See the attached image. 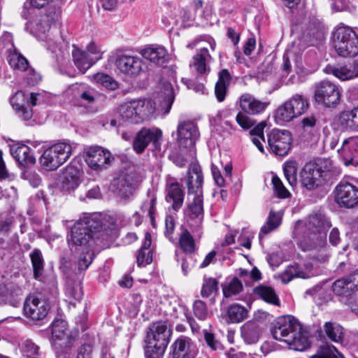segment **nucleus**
I'll use <instances>...</instances> for the list:
<instances>
[{
	"label": "nucleus",
	"instance_id": "79ce46f5",
	"mask_svg": "<svg viewBox=\"0 0 358 358\" xmlns=\"http://www.w3.org/2000/svg\"><path fill=\"white\" fill-rule=\"evenodd\" d=\"M324 330L327 337L333 342L342 343L344 338L343 327L336 323L327 322L324 325Z\"/></svg>",
	"mask_w": 358,
	"mask_h": 358
},
{
	"label": "nucleus",
	"instance_id": "13d9d810",
	"mask_svg": "<svg viewBox=\"0 0 358 358\" xmlns=\"http://www.w3.org/2000/svg\"><path fill=\"white\" fill-rule=\"evenodd\" d=\"M166 348L159 345L156 343H147L145 349L146 358H162Z\"/></svg>",
	"mask_w": 358,
	"mask_h": 358
},
{
	"label": "nucleus",
	"instance_id": "7c9ffc66",
	"mask_svg": "<svg viewBox=\"0 0 358 358\" xmlns=\"http://www.w3.org/2000/svg\"><path fill=\"white\" fill-rule=\"evenodd\" d=\"M22 294L20 287L13 282L0 284V303H10L15 306Z\"/></svg>",
	"mask_w": 358,
	"mask_h": 358
},
{
	"label": "nucleus",
	"instance_id": "e2e57ef3",
	"mask_svg": "<svg viewBox=\"0 0 358 358\" xmlns=\"http://www.w3.org/2000/svg\"><path fill=\"white\" fill-rule=\"evenodd\" d=\"M193 311L195 317L200 320H205L208 316V310L206 303L201 301L196 300L193 304Z\"/></svg>",
	"mask_w": 358,
	"mask_h": 358
},
{
	"label": "nucleus",
	"instance_id": "393cba45",
	"mask_svg": "<svg viewBox=\"0 0 358 358\" xmlns=\"http://www.w3.org/2000/svg\"><path fill=\"white\" fill-rule=\"evenodd\" d=\"M212 59L207 46L202 47L198 52L192 57L189 67L193 72L199 75H203L209 71L210 68L208 64Z\"/></svg>",
	"mask_w": 358,
	"mask_h": 358
},
{
	"label": "nucleus",
	"instance_id": "2eb2a0df",
	"mask_svg": "<svg viewBox=\"0 0 358 358\" xmlns=\"http://www.w3.org/2000/svg\"><path fill=\"white\" fill-rule=\"evenodd\" d=\"M358 284V268L350 275L336 280L332 285V290L335 294L345 300L348 306L349 301L353 300L352 294L357 290Z\"/></svg>",
	"mask_w": 358,
	"mask_h": 358
},
{
	"label": "nucleus",
	"instance_id": "c9c22d12",
	"mask_svg": "<svg viewBox=\"0 0 358 358\" xmlns=\"http://www.w3.org/2000/svg\"><path fill=\"white\" fill-rule=\"evenodd\" d=\"M138 116L140 117V123L152 117L155 113V103L151 99L134 100Z\"/></svg>",
	"mask_w": 358,
	"mask_h": 358
},
{
	"label": "nucleus",
	"instance_id": "412c9836",
	"mask_svg": "<svg viewBox=\"0 0 358 358\" xmlns=\"http://www.w3.org/2000/svg\"><path fill=\"white\" fill-rule=\"evenodd\" d=\"M236 103L243 112L252 115L263 113L269 105V102L259 100L249 93L241 95Z\"/></svg>",
	"mask_w": 358,
	"mask_h": 358
},
{
	"label": "nucleus",
	"instance_id": "0eeeda50",
	"mask_svg": "<svg viewBox=\"0 0 358 358\" xmlns=\"http://www.w3.org/2000/svg\"><path fill=\"white\" fill-rule=\"evenodd\" d=\"M341 92L335 83L322 80L315 85L314 99L324 108H336L341 101Z\"/></svg>",
	"mask_w": 358,
	"mask_h": 358
},
{
	"label": "nucleus",
	"instance_id": "338daca9",
	"mask_svg": "<svg viewBox=\"0 0 358 358\" xmlns=\"http://www.w3.org/2000/svg\"><path fill=\"white\" fill-rule=\"evenodd\" d=\"M10 103L13 108L16 110H20L25 103L24 94L22 91L17 92L11 98Z\"/></svg>",
	"mask_w": 358,
	"mask_h": 358
},
{
	"label": "nucleus",
	"instance_id": "c03bdc74",
	"mask_svg": "<svg viewBox=\"0 0 358 358\" xmlns=\"http://www.w3.org/2000/svg\"><path fill=\"white\" fill-rule=\"evenodd\" d=\"M248 309L238 303L231 305L227 310V315L231 323L242 322L248 317Z\"/></svg>",
	"mask_w": 358,
	"mask_h": 358
},
{
	"label": "nucleus",
	"instance_id": "774afa93",
	"mask_svg": "<svg viewBox=\"0 0 358 358\" xmlns=\"http://www.w3.org/2000/svg\"><path fill=\"white\" fill-rule=\"evenodd\" d=\"M204 338L207 345L213 350H219L222 349V345L215 339V336L209 332L205 331Z\"/></svg>",
	"mask_w": 358,
	"mask_h": 358
},
{
	"label": "nucleus",
	"instance_id": "2f4dec72",
	"mask_svg": "<svg viewBox=\"0 0 358 358\" xmlns=\"http://www.w3.org/2000/svg\"><path fill=\"white\" fill-rule=\"evenodd\" d=\"M80 170L73 165L68 166L64 171L62 180V187L64 190L74 189L79 183Z\"/></svg>",
	"mask_w": 358,
	"mask_h": 358
},
{
	"label": "nucleus",
	"instance_id": "4be33fe9",
	"mask_svg": "<svg viewBox=\"0 0 358 358\" xmlns=\"http://www.w3.org/2000/svg\"><path fill=\"white\" fill-rule=\"evenodd\" d=\"M338 152L345 166H358V136L345 139Z\"/></svg>",
	"mask_w": 358,
	"mask_h": 358
},
{
	"label": "nucleus",
	"instance_id": "69168bd1",
	"mask_svg": "<svg viewBox=\"0 0 358 358\" xmlns=\"http://www.w3.org/2000/svg\"><path fill=\"white\" fill-rule=\"evenodd\" d=\"M94 258V254L90 252L82 254L78 262V269L79 271H84L88 268L91 264Z\"/></svg>",
	"mask_w": 358,
	"mask_h": 358
},
{
	"label": "nucleus",
	"instance_id": "6ab92c4d",
	"mask_svg": "<svg viewBox=\"0 0 358 358\" xmlns=\"http://www.w3.org/2000/svg\"><path fill=\"white\" fill-rule=\"evenodd\" d=\"M113 158L111 154L100 147L90 148L87 152L86 162L94 170H102L110 164Z\"/></svg>",
	"mask_w": 358,
	"mask_h": 358
},
{
	"label": "nucleus",
	"instance_id": "5fc2aeb1",
	"mask_svg": "<svg viewBox=\"0 0 358 358\" xmlns=\"http://www.w3.org/2000/svg\"><path fill=\"white\" fill-rule=\"evenodd\" d=\"M8 62L12 68L22 71L27 70L29 66L26 58L17 52H13L9 55Z\"/></svg>",
	"mask_w": 358,
	"mask_h": 358
},
{
	"label": "nucleus",
	"instance_id": "ddd939ff",
	"mask_svg": "<svg viewBox=\"0 0 358 358\" xmlns=\"http://www.w3.org/2000/svg\"><path fill=\"white\" fill-rule=\"evenodd\" d=\"M267 140L270 151L275 155L285 156L290 150L292 136L287 130L273 129Z\"/></svg>",
	"mask_w": 358,
	"mask_h": 358
},
{
	"label": "nucleus",
	"instance_id": "39448f33",
	"mask_svg": "<svg viewBox=\"0 0 358 358\" xmlns=\"http://www.w3.org/2000/svg\"><path fill=\"white\" fill-rule=\"evenodd\" d=\"M72 153V147L67 143H58L47 148L40 158L41 166L47 170H55L65 163Z\"/></svg>",
	"mask_w": 358,
	"mask_h": 358
},
{
	"label": "nucleus",
	"instance_id": "6e6552de",
	"mask_svg": "<svg viewBox=\"0 0 358 358\" xmlns=\"http://www.w3.org/2000/svg\"><path fill=\"white\" fill-rule=\"evenodd\" d=\"M50 308L49 301L38 295L28 296L24 303L23 313L26 317L33 320H43Z\"/></svg>",
	"mask_w": 358,
	"mask_h": 358
},
{
	"label": "nucleus",
	"instance_id": "bb28decb",
	"mask_svg": "<svg viewBox=\"0 0 358 358\" xmlns=\"http://www.w3.org/2000/svg\"><path fill=\"white\" fill-rule=\"evenodd\" d=\"M140 54L145 59L158 65H163L169 59L167 50L159 45L146 46L141 50Z\"/></svg>",
	"mask_w": 358,
	"mask_h": 358
},
{
	"label": "nucleus",
	"instance_id": "bf43d9fd",
	"mask_svg": "<svg viewBox=\"0 0 358 358\" xmlns=\"http://www.w3.org/2000/svg\"><path fill=\"white\" fill-rule=\"evenodd\" d=\"M162 93L163 94V96H164V104L166 106L164 113H168L171 110L175 98L171 84L169 83H164L163 91Z\"/></svg>",
	"mask_w": 358,
	"mask_h": 358
},
{
	"label": "nucleus",
	"instance_id": "cd10ccee",
	"mask_svg": "<svg viewBox=\"0 0 358 358\" xmlns=\"http://www.w3.org/2000/svg\"><path fill=\"white\" fill-rule=\"evenodd\" d=\"M73 96L83 104H92L98 98V92L91 87L84 84H74L69 88Z\"/></svg>",
	"mask_w": 358,
	"mask_h": 358
},
{
	"label": "nucleus",
	"instance_id": "680f3d73",
	"mask_svg": "<svg viewBox=\"0 0 358 358\" xmlns=\"http://www.w3.org/2000/svg\"><path fill=\"white\" fill-rule=\"evenodd\" d=\"M236 122L244 130L250 129L255 124V121L249 117V114L245 113L243 110L237 113Z\"/></svg>",
	"mask_w": 358,
	"mask_h": 358
},
{
	"label": "nucleus",
	"instance_id": "e433bc0d",
	"mask_svg": "<svg viewBox=\"0 0 358 358\" xmlns=\"http://www.w3.org/2000/svg\"><path fill=\"white\" fill-rule=\"evenodd\" d=\"M118 114L121 120L133 124L140 123V117L138 116L134 100L122 103L118 109Z\"/></svg>",
	"mask_w": 358,
	"mask_h": 358
},
{
	"label": "nucleus",
	"instance_id": "58836bf2",
	"mask_svg": "<svg viewBox=\"0 0 358 358\" xmlns=\"http://www.w3.org/2000/svg\"><path fill=\"white\" fill-rule=\"evenodd\" d=\"M340 125L347 129H358V108L342 112L338 117Z\"/></svg>",
	"mask_w": 358,
	"mask_h": 358
},
{
	"label": "nucleus",
	"instance_id": "8fccbe9b",
	"mask_svg": "<svg viewBox=\"0 0 358 358\" xmlns=\"http://www.w3.org/2000/svg\"><path fill=\"white\" fill-rule=\"evenodd\" d=\"M35 278L42 275L44 268V260L40 250L34 249L30 254Z\"/></svg>",
	"mask_w": 358,
	"mask_h": 358
},
{
	"label": "nucleus",
	"instance_id": "a211bd4d",
	"mask_svg": "<svg viewBox=\"0 0 358 358\" xmlns=\"http://www.w3.org/2000/svg\"><path fill=\"white\" fill-rule=\"evenodd\" d=\"M171 335V330L167 327L164 321H159L152 324L147 333L146 343H156L166 348Z\"/></svg>",
	"mask_w": 358,
	"mask_h": 358
},
{
	"label": "nucleus",
	"instance_id": "72a5a7b5",
	"mask_svg": "<svg viewBox=\"0 0 358 358\" xmlns=\"http://www.w3.org/2000/svg\"><path fill=\"white\" fill-rule=\"evenodd\" d=\"M152 243L151 235L146 232L141 248L136 255V262L138 266H145L152 261V252L150 249Z\"/></svg>",
	"mask_w": 358,
	"mask_h": 358
},
{
	"label": "nucleus",
	"instance_id": "4c0bfd02",
	"mask_svg": "<svg viewBox=\"0 0 358 358\" xmlns=\"http://www.w3.org/2000/svg\"><path fill=\"white\" fill-rule=\"evenodd\" d=\"M192 201L189 203L187 214L190 219H195L196 224L203 220V194H194Z\"/></svg>",
	"mask_w": 358,
	"mask_h": 358
},
{
	"label": "nucleus",
	"instance_id": "a18cd8bd",
	"mask_svg": "<svg viewBox=\"0 0 358 358\" xmlns=\"http://www.w3.org/2000/svg\"><path fill=\"white\" fill-rule=\"evenodd\" d=\"M312 275L308 273L303 270L300 269L298 266H287L283 273H281L280 278L284 283H288L290 282L294 278H309Z\"/></svg>",
	"mask_w": 358,
	"mask_h": 358
},
{
	"label": "nucleus",
	"instance_id": "a878e982",
	"mask_svg": "<svg viewBox=\"0 0 358 358\" xmlns=\"http://www.w3.org/2000/svg\"><path fill=\"white\" fill-rule=\"evenodd\" d=\"M203 174L199 165L191 164L187 171V185L188 194H203L202 191Z\"/></svg>",
	"mask_w": 358,
	"mask_h": 358
},
{
	"label": "nucleus",
	"instance_id": "f704fd0d",
	"mask_svg": "<svg viewBox=\"0 0 358 358\" xmlns=\"http://www.w3.org/2000/svg\"><path fill=\"white\" fill-rule=\"evenodd\" d=\"M54 18L50 14L41 15L34 21L27 23V29H31V33L36 34L37 33H45L49 31Z\"/></svg>",
	"mask_w": 358,
	"mask_h": 358
},
{
	"label": "nucleus",
	"instance_id": "dca6fc26",
	"mask_svg": "<svg viewBox=\"0 0 358 358\" xmlns=\"http://www.w3.org/2000/svg\"><path fill=\"white\" fill-rule=\"evenodd\" d=\"M176 133L179 146L185 148H192L200 136L196 124L190 120L179 122Z\"/></svg>",
	"mask_w": 358,
	"mask_h": 358
},
{
	"label": "nucleus",
	"instance_id": "49530a36",
	"mask_svg": "<svg viewBox=\"0 0 358 358\" xmlns=\"http://www.w3.org/2000/svg\"><path fill=\"white\" fill-rule=\"evenodd\" d=\"M255 294L264 301L278 305L279 300L275 291L270 287L260 285L255 288Z\"/></svg>",
	"mask_w": 358,
	"mask_h": 358
},
{
	"label": "nucleus",
	"instance_id": "20e7f679",
	"mask_svg": "<svg viewBox=\"0 0 358 358\" xmlns=\"http://www.w3.org/2000/svg\"><path fill=\"white\" fill-rule=\"evenodd\" d=\"M333 44L336 52L341 57H355L358 54V35L348 26L342 24L335 29Z\"/></svg>",
	"mask_w": 358,
	"mask_h": 358
},
{
	"label": "nucleus",
	"instance_id": "0e129e2a",
	"mask_svg": "<svg viewBox=\"0 0 358 358\" xmlns=\"http://www.w3.org/2000/svg\"><path fill=\"white\" fill-rule=\"evenodd\" d=\"M317 122L315 115H310L303 118L301 120V126L303 131L310 132L312 134L316 132Z\"/></svg>",
	"mask_w": 358,
	"mask_h": 358
},
{
	"label": "nucleus",
	"instance_id": "1a4fd4ad",
	"mask_svg": "<svg viewBox=\"0 0 358 358\" xmlns=\"http://www.w3.org/2000/svg\"><path fill=\"white\" fill-rule=\"evenodd\" d=\"M115 65L121 73L131 78L138 76L146 70L141 57L128 53L119 55L115 59Z\"/></svg>",
	"mask_w": 358,
	"mask_h": 358
},
{
	"label": "nucleus",
	"instance_id": "4d7b16f0",
	"mask_svg": "<svg viewBox=\"0 0 358 358\" xmlns=\"http://www.w3.org/2000/svg\"><path fill=\"white\" fill-rule=\"evenodd\" d=\"M21 350L23 356L27 358H38L39 355V347L31 340H26L22 343Z\"/></svg>",
	"mask_w": 358,
	"mask_h": 358
},
{
	"label": "nucleus",
	"instance_id": "aec40b11",
	"mask_svg": "<svg viewBox=\"0 0 358 358\" xmlns=\"http://www.w3.org/2000/svg\"><path fill=\"white\" fill-rule=\"evenodd\" d=\"M73 50L72 51V57L73 59V62L75 65L78 69L79 71L82 73H84L88 69H90L95 62L99 60L101 58V53L99 50H98L96 45L91 42L87 48L86 51H83L85 52L86 55L90 57L89 60L85 62V63H80V59L78 57H81L80 50L76 47L73 46Z\"/></svg>",
	"mask_w": 358,
	"mask_h": 358
},
{
	"label": "nucleus",
	"instance_id": "f8f14e48",
	"mask_svg": "<svg viewBox=\"0 0 358 358\" xmlns=\"http://www.w3.org/2000/svg\"><path fill=\"white\" fill-rule=\"evenodd\" d=\"M335 201L341 207L352 208L358 206V187L352 184L341 181L335 187Z\"/></svg>",
	"mask_w": 358,
	"mask_h": 358
},
{
	"label": "nucleus",
	"instance_id": "ea45409f",
	"mask_svg": "<svg viewBox=\"0 0 358 358\" xmlns=\"http://www.w3.org/2000/svg\"><path fill=\"white\" fill-rule=\"evenodd\" d=\"M230 80V74L227 69H223L219 73V79L215 87V94L218 101L224 100L227 85Z\"/></svg>",
	"mask_w": 358,
	"mask_h": 358
},
{
	"label": "nucleus",
	"instance_id": "c756f323",
	"mask_svg": "<svg viewBox=\"0 0 358 358\" xmlns=\"http://www.w3.org/2000/svg\"><path fill=\"white\" fill-rule=\"evenodd\" d=\"M10 153L20 166L34 164L36 159L29 147L24 144H15L10 147Z\"/></svg>",
	"mask_w": 358,
	"mask_h": 358
},
{
	"label": "nucleus",
	"instance_id": "864d4df0",
	"mask_svg": "<svg viewBox=\"0 0 358 358\" xmlns=\"http://www.w3.org/2000/svg\"><path fill=\"white\" fill-rule=\"evenodd\" d=\"M94 82L110 90H115L118 87V83L111 76L103 73H98L93 76Z\"/></svg>",
	"mask_w": 358,
	"mask_h": 358
},
{
	"label": "nucleus",
	"instance_id": "4468645a",
	"mask_svg": "<svg viewBox=\"0 0 358 358\" xmlns=\"http://www.w3.org/2000/svg\"><path fill=\"white\" fill-rule=\"evenodd\" d=\"M324 175L318 164L308 163L301 172V185L308 190H314L322 185Z\"/></svg>",
	"mask_w": 358,
	"mask_h": 358
},
{
	"label": "nucleus",
	"instance_id": "603ef678",
	"mask_svg": "<svg viewBox=\"0 0 358 358\" xmlns=\"http://www.w3.org/2000/svg\"><path fill=\"white\" fill-rule=\"evenodd\" d=\"M284 174L290 186L294 187L297 184V164L296 162L289 161L283 166Z\"/></svg>",
	"mask_w": 358,
	"mask_h": 358
},
{
	"label": "nucleus",
	"instance_id": "052dcab7",
	"mask_svg": "<svg viewBox=\"0 0 358 358\" xmlns=\"http://www.w3.org/2000/svg\"><path fill=\"white\" fill-rule=\"evenodd\" d=\"M272 184L275 193L279 198L286 199L291 196L290 192L286 189L281 180L277 176L272 178Z\"/></svg>",
	"mask_w": 358,
	"mask_h": 358
},
{
	"label": "nucleus",
	"instance_id": "f03ea898",
	"mask_svg": "<svg viewBox=\"0 0 358 358\" xmlns=\"http://www.w3.org/2000/svg\"><path fill=\"white\" fill-rule=\"evenodd\" d=\"M271 334L275 340L287 343L291 349L296 351L306 350L310 346L308 337L301 331L300 324L289 316L278 318Z\"/></svg>",
	"mask_w": 358,
	"mask_h": 358
},
{
	"label": "nucleus",
	"instance_id": "5701e85b",
	"mask_svg": "<svg viewBox=\"0 0 358 358\" xmlns=\"http://www.w3.org/2000/svg\"><path fill=\"white\" fill-rule=\"evenodd\" d=\"M324 72L328 74H333L341 80H348L358 77V61L355 60L343 66L327 65Z\"/></svg>",
	"mask_w": 358,
	"mask_h": 358
},
{
	"label": "nucleus",
	"instance_id": "3c124183",
	"mask_svg": "<svg viewBox=\"0 0 358 358\" xmlns=\"http://www.w3.org/2000/svg\"><path fill=\"white\" fill-rule=\"evenodd\" d=\"M280 224V217L278 214L271 210L268 220L266 224L261 228L259 232V238H262L264 235L268 234L271 231L276 229Z\"/></svg>",
	"mask_w": 358,
	"mask_h": 358
},
{
	"label": "nucleus",
	"instance_id": "f257e3e1",
	"mask_svg": "<svg viewBox=\"0 0 358 358\" xmlns=\"http://www.w3.org/2000/svg\"><path fill=\"white\" fill-rule=\"evenodd\" d=\"M330 221L321 213L310 215L306 222L298 221L294 234L299 247L304 252L318 250L326 245L327 231L331 227Z\"/></svg>",
	"mask_w": 358,
	"mask_h": 358
},
{
	"label": "nucleus",
	"instance_id": "09e8293b",
	"mask_svg": "<svg viewBox=\"0 0 358 358\" xmlns=\"http://www.w3.org/2000/svg\"><path fill=\"white\" fill-rule=\"evenodd\" d=\"M311 358H343V356L334 345L323 344L318 348L317 352Z\"/></svg>",
	"mask_w": 358,
	"mask_h": 358
},
{
	"label": "nucleus",
	"instance_id": "a19ab883",
	"mask_svg": "<svg viewBox=\"0 0 358 358\" xmlns=\"http://www.w3.org/2000/svg\"><path fill=\"white\" fill-rule=\"evenodd\" d=\"M65 296L66 301L75 306L76 301H80L83 296L80 282H68L65 289Z\"/></svg>",
	"mask_w": 358,
	"mask_h": 358
},
{
	"label": "nucleus",
	"instance_id": "37998d69",
	"mask_svg": "<svg viewBox=\"0 0 358 358\" xmlns=\"http://www.w3.org/2000/svg\"><path fill=\"white\" fill-rule=\"evenodd\" d=\"M179 245L185 254H192L196 250L195 241L187 229H182L179 236Z\"/></svg>",
	"mask_w": 358,
	"mask_h": 358
},
{
	"label": "nucleus",
	"instance_id": "9b49d317",
	"mask_svg": "<svg viewBox=\"0 0 358 358\" xmlns=\"http://www.w3.org/2000/svg\"><path fill=\"white\" fill-rule=\"evenodd\" d=\"M162 141V131L158 128H143L136 134L133 141V148L141 154L152 143L155 149L160 147Z\"/></svg>",
	"mask_w": 358,
	"mask_h": 358
},
{
	"label": "nucleus",
	"instance_id": "7ed1b4c3",
	"mask_svg": "<svg viewBox=\"0 0 358 358\" xmlns=\"http://www.w3.org/2000/svg\"><path fill=\"white\" fill-rule=\"evenodd\" d=\"M101 227L99 215L85 214L71 228L69 243L74 245H85Z\"/></svg>",
	"mask_w": 358,
	"mask_h": 358
},
{
	"label": "nucleus",
	"instance_id": "9d476101",
	"mask_svg": "<svg viewBox=\"0 0 358 358\" xmlns=\"http://www.w3.org/2000/svg\"><path fill=\"white\" fill-rule=\"evenodd\" d=\"M142 180V177L134 170L121 173L113 180L112 186L113 191L120 196L129 197L132 194L134 189Z\"/></svg>",
	"mask_w": 358,
	"mask_h": 358
},
{
	"label": "nucleus",
	"instance_id": "473e14b6",
	"mask_svg": "<svg viewBox=\"0 0 358 358\" xmlns=\"http://www.w3.org/2000/svg\"><path fill=\"white\" fill-rule=\"evenodd\" d=\"M241 337L248 345L257 343L261 336V329L257 322L249 321L241 327Z\"/></svg>",
	"mask_w": 358,
	"mask_h": 358
},
{
	"label": "nucleus",
	"instance_id": "c85d7f7f",
	"mask_svg": "<svg viewBox=\"0 0 358 358\" xmlns=\"http://www.w3.org/2000/svg\"><path fill=\"white\" fill-rule=\"evenodd\" d=\"M166 200L172 203V208L178 211L182 206L185 198V192L182 185L177 182H173L167 185Z\"/></svg>",
	"mask_w": 358,
	"mask_h": 358
},
{
	"label": "nucleus",
	"instance_id": "6e6d98bb",
	"mask_svg": "<svg viewBox=\"0 0 358 358\" xmlns=\"http://www.w3.org/2000/svg\"><path fill=\"white\" fill-rule=\"evenodd\" d=\"M218 290V282L215 278H204L201 294L203 297H208Z\"/></svg>",
	"mask_w": 358,
	"mask_h": 358
},
{
	"label": "nucleus",
	"instance_id": "423d86ee",
	"mask_svg": "<svg viewBox=\"0 0 358 358\" xmlns=\"http://www.w3.org/2000/svg\"><path fill=\"white\" fill-rule=\"evenodd\" d=\"M308 108L307 99L301 95H295L278 107L275 115V121L279 124L288 122L303 114Z\"/></svg>",
	"mask_w": 358,
	"mask_h": 358
},
{
	"label": "nucleus",
	"instance_id": "b1692460",
	"mask_svg": "<svg viewBox=\"0 0 358 358\" xmlns=\"http://www.w3.org/2000/svg\"><path fill=\"white\" fill-rule=\"evenodd\" d=\"M172 358H194L195 346L189 338L180 336L171 346Z\"/></svg>",
	"mask_w": 358,
	"mask_h": 358
},
{
	"label": "nucleus",
	"instance_id": "f3484780",
	"mask_svg": "<svg viewBox=\"0 0 358 358\" xmlns=\"http://www.w3.org/2000/svg\"><path fill=\"white\" fill-rule=\"evenodd\" d=\"M52 339L57 353L63 352V348L72 346V338L68 334L67 323L60 319L54 320L52 324Z\"/></svg>",
	"mask_w": 358,
	"mask_h": 358
},
{
	"label": "nucleus",
	"instance_id": "de8ad7c7",
	"mask_svg": "<svg viewBox=\"0 0 358 358\" xmlns=\"http://www.w3.org/2000/svg\"><path fill=\"white\" fill-rule=\"evenodd\" d=\"M243 290V284L237 278H233L222 285V292L226 298L232 297Z\"/></svg>",
	"mask_w": 358,
	"mask_h": 358
}]
</instances>
